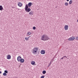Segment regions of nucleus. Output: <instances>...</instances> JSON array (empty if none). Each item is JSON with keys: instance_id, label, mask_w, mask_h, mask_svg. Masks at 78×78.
<instances>
[{"instance_id": "18", "label": "nucleus", "mask_w": 78, "mask_h": 78, "mask_svg": "<svg viewBox=\"0 0 78 78\" xmlns=\"http://www.w3.org/2000/svg\"><path fill=\"white\" fill-rule=\"evenodd\" d=\"M3 76H6V75H7V74L5 73H3Z\"/></svg>"}, {"instance_id": "23", "label": "nucleus", "mask_w": 78, "mask_h": 78, "mask_svg": "<svg viewBox=\"0 0 78 78\" xmlns=\"http://www.w3.org/2000/svg\"><path fill=\"white\" fill-rule=\"evenodd\" d=\"M75 39H76V41H78V36H76V37Z\"/></svg>"}, {"instance_id": "14", "label": "nucleus", "mask_w": 78, "mask_h": 78, "mask_svg": "<svg viewBox=\"0 0 78 78\" xmlns=\"http://www.w3.org/2000/svg\"><path fill=\"white\" fill-rule=\"evenodd\" d=\"M31 64H32V65H34V64H35V62H34V61H31Z\"/></svg>"}, {"instance_id": "9", "label": "nucleus", "mask_w": 78, "mask_h": 78, "mask_svg": "<svg viewBox=\"0 0 78 78\" xmlns=\"http://www.w3.org/2000/svg\"><path fill=\"white\" fill-rule=\"evenodd\" d=\"M31 5H32V3L31 2H29L28 4V7H29V8H30L31 6Z\"/></svg>"}, {"instance_id": "17", "label": "nucleus", "mask_w": 78, "mask_h": 78, "mask_svg": "<svg viewBox=\"0 0 78 78\" xmlns=\"http://www.w3.org/2000/svg\"><path fill=\"white\" fill-rule=\"evenodd\" d=\"M64 58H67L66 56H64L63 57H62V58H61L60 59L61 60L64 59Z\"/></svg>"}, {"instance_id": "1", "label": "nucleus", "mask_w": 78, "mask_h": 78, "mask_svg": "<svg viewBox=\"0 0 78 78\" xmlns=\"http://www.w3.org/2000/svg\"><path fill=\"white\" fill-rule=\"evenodd\" d=\"M50 39L48 36L46 34H44L42 35L41 38V39L42 41H48Z\"/></svg>"}, {"instance_id": "26", "label": "nucleus", "mask_w": 78, "mask_h": 78, "mask_svg": "<svg viewBox=\"0 0 78 78\" xmlns=\"http://www.w3.org/2000/svg\"><path fill=\"white\" fill-rule=\"evenodd\" d=\"M51 62H50V63H49V64L48 65V66H50V65H51Z\"/></svg>"}, {"instance_id": "4", "label": "nucleus", "mask_w": 78, "mask_h": 78, "mask_svg": "<svg viewBox=\"0 0 78 78\" xmlns=\"http://www.w3.org/2000/svg\"><path fill=\"white\" fill-rule=\"evenodd\" d=\"M75 38L73 37H70L69 38L68 40V41H73V40H75Z\"/></svg>"}, {"instance_id": "10", "label": "nucleus", "mask_w": 78, "mask_h": 78, "mask_svg": "<svg viewBox=\"0 0 78 78\" xmlns=\"http://www.w3.org/2000/svg\"><path fill=\"white\" fill-rule=\"evenodd\" d=\"M18 5L19 6H20V7H21V6H22V3L20 2H18Z\"/></svg>"}, {"instance_id": "7", "label": "nucleus", "mask_w": 78, "mask_h": 78, "mask_svg": "<svg viewBox=\"0 0 78 78\" xmlns=\"http://www.w3.org/2000/svg\"><path fill=\"white\" fill-rule=\"evenodd\" d=\"M65 30H67L69 29V26L68 25H66L64 27Z\"/></svg>"}, {"instance_id": "30", "label": "nucleus", "mask_w": 78, "mask_h": 78, "mask_svg": "<svg viewBox=\"0 0 78 78\" xmlns=\"http://www.w3.org/2000/svg\"><path fill=\"white\" fill-rule=\"evenodd\" d=\"M66 57H65V58H64V59H66Z\"/></svg>"}, {"instance_id": "31", "label": "nucleus", "mask_w": 78, "mask_h": 78, "mask_svg": "<svg viewBox=\"0 0 78 78\" xmlns=\"http://www.w3.org/2000/svg\"><path fill=\"white\" fill-rule=\"evenodd\" d=\"M51 62H53V61H51Z\"/></svg>"}, {"instance_id": "27", "label": "nucleus", "mask_w": 78, "mask_h": 78, "mask_svg": "<svg viewBox=\"0 0 78 78\" xmlns=\"http://www.w3.org/2000/svg\"><path fill=\"white\" fill-rule=\"evenodd\" d=\"M30 37V36H29V37H28V39H29V38Z\"/></svg>"}, {"instance_id": "19", "label": "nucleus", "mask_w": 78, "mask_h": 78, "mask_svg": "<svg viewBox=\"0 0 78 78\" xmlns=\"http://www.w3.org/2000/svg\"><path fill=\"white\" fill-rule=\"evenodd\" d=\"M65 5L66 6H67L69 5V3L68 2H66L65 3Z\"/></svg>"}, {"instance_id": "24", "label": "nucleus", "mask_w": 78, "mask_h": 78, "mask_svg": "<svg viewBox=\"0 0 78 78\" xmlns=\"http://www.w3.org/2000/svg\"><path fill=\"white\" fill-rule=\"evenodd\" d=\"M44 77H45V76H41V77L40 78H44Z\"/></svg>"}, {"instance_id": "15", "label": "nucleus", "mask_w": 78, "mask_h": 78, "mask_svg": "<svg viewBox=\"0 0 78 78\" xmlns=\"http://www.w3.org/2000/svg\"><path fill=\"white\" fill-rule=\"evenodd\" d=\"M72 2H73V1H72V0L70 1L69 2V5H71V4H72Z\"/></svg>"}, {"instance_id": "8", "label": "nucleus", "mask_w": 78, "mask_h": 78, "mask_svg": "<svg viewBox=\"0 0 78 78\" xmlns=\"http://www.w3.org/2000/svg\"><path fill=\"white\" fill-rule=\"evenodd\" d=\"M7 58L8 59H11V56L9 55H7Z\"/></svg>"}, {"instance_id": "20", "label": "nucleus", "mask_w": 78, "mask_h": 78, "mask_svg": "<svg viewBox=\"0 0 78 78\" xmlns=\"http://www.w3.org/2000/svg\"><path fill=\"white\" fill-rule=\"evenodd\" d=\"M31 34V32H29L27 34V36H30Z\"/></svg>"}, {"instance_id": "3", "label": "nucleus", "mask_w": 78, "mask_h": 78, "mask_svg": "<svg viewBox=\"0 0 78 78\" xmlns=\"http://www.w3.org/2000/svg\"><path fill=\"white\" fill-rule=\"evenodd\" d=\"M38 51V48L37 47L34 48L33 49V54H36V53Z\"/></svg>"}, {"instance_id": "11", "label": "nucleus", "mask_w": 78, "mask_h": 78, "mask_svg": "<svg viewBox=\"0 0 78 78\" xmlns=\"http://www.w3.org/2000/svg\"><path fill=\"white\" fill-rule=\"evenodd\" d=\"M29 15L30 16H32L33 15V11H31L29 13Z\"/></svg>"}, {"instance_id": "12", "label": "nucleus", "mask_w": 78, "mask_h": 78, "mask_svg": "<svg viewBox=\"0 0 78 78\" xmlns=\"http://www.w3.org/2000/svg\"><path fill=\"white\" fill-rule=\"evenodd\" d=\"M3 9V8L2 5H0V11H2Z\"/></svg>"}, {"instance_id": "2", "label": "nucleus", "mask_w": 78, "mask_h": 78, "mask_svg": "<svg viewBox=\"0 0 78 78\" xmlns=\"http://www.w3.org/2000/svg\"><path fill=\"white\" fill-rule=\"evenodd\" d=\"M25 9L26 12H29L30 11H31V9L30 8H28V4H26L25 8Z\"/></svg>"}, {"instance_id": "5", "label": "nucleus", "mask_w": 78, "mask_h": 78, "mask_svg": "<svg viewBox=\"0 0 78 78\" xmlns=\"http://www.w3.org/2000/svg\"><path fill=\"white\" fill-rule=\"evenodd\" d=\"M40 53L42 55H44V53H45V51L44 50H42L41 51Z\"/></svg>"}, {"instance_id": "21", "label": "nucleus", "mask_w": 78, "mask_h": 78, "mask_svg": "<svg viewBox=\"0 0 78 78\" xmlns=\"http://www.w3.org/2000/svg\"><path fill=\"white\" fill-rule=\"evenodd\" d=\"M4 73H8V71L5 70L4 71Z\"/></svg>"}, {"instance_id": "16", "label": "nucleus", "mask_w": 78, "mask_h": 78, "mask_svg": "<svg viewBox=\"0 0 78 78\" xmlns=\"http://www.w3.org/2000/svg\"><path fill=\"white\" fill-rule=\"evenodd\" d=\"M42 73L43 74V75H45V74L46 73V71H43L42 72Z\"/></svg>"}, {"instance_id": "13", "label": "nucleus", "mask_w": 78, "mask_h": 78, "mask_svg": "<svg viewBox=\"0 0 78 78\" xmlns=\"http://www.w3.org/2000/svg\"><path fill=\"white\" fill-rule=\"evenodd\" d=\"M24 59H23V58H21V60H20V62H24Z\"/></svg>"}, {"instance_id": "29", "label": "nucleus", "mask_w": 78, "mask_h": 78, "mask_svg": "<svg viewBox=\"0 0 78 78\" xmlns=\"http://www.w3.org/2000/svg\"><path fill=\"white\" fill-rule=\"evenodd\" d=\"M0 73L1 74L2 73V72L1 71H0Z\"/></svg>"}, {"instance_id": "25", "label": "nucleus", "mask_w": 78, "mask_h": 78, "mask_svg": "<svg viewBox=\"0 0 78 78\" xmlns=\"http://www.w3.org/2000/svg\"><path fill=\"white\" fill-rule=\"evenodd\" d=\"M36 27H33V30H36Z\"/></svg>"}, {"instance_id": "22", "label": "nucleus", "mask_w": 78, "mask_h": 78, "mask_svg": "<svg viewBox=\"0 0 78 78\" xmlns=\"http://www.w3.org/2000/svg\"><path fill=\"white\" fill-rule=\"evenodd\" d=\"M25 39H26V41H28L29 39V38L28 37L27 38V37H25Z\"/></svg>"}, {"instance_id": "6", "label": "nucleus", "mask_w": 78, "mask_h": 78, "mask_svg": "<svg viewBox=\"0 0 78 78\" xmlns=\"http://www.w3.org/2000/svg\"><path fill=\"white\" fill-rule=\"evenodd\" d=\"M21 58H22V57H21L20 56H18V57L17 58V60L18 61H19V62H20V60H21Z\"/></svg>"}, {"instance_id": "28", "label": "nucleus", "mask_w": 78, "mask_h": 78, "mask_svg": "<svg viewBox=\"0 0 78 78\" xmlns=\"http://www.w3.org/2000/svg\"><path fill=\"white\" fill-rule=\"evenodd\" d=\"M67 2H69V0H66Z\"/></svg>"}]
</instances>
